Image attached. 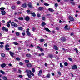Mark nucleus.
<instances>
[{
  "label": "nucleus",
  "instance_id": "41",
  "mask_svg": "<svg viewBox=\"0 0 80 80\" xmlns=\"http://www.w3.org/2000/svg\"><path fill=\"white\" fill-rule=\"evenodd\" d=\"M68 60H70L71 62H72V59L70 58H68Z\"/></svg>",
  "mask_w": 80,
  "mask_h": 80
},
{
  "label": "nucleus",
  "instance_id": "32",
  "mask_svg": "<svg viewBox=\"0 0 80 80\" xmlns=\"http://www.w3.org/2000/svg\"><path fill=\"white\" fill-rule=\"evenodd\" d=\"M12 9V10H15V6H13L11 7Z\"/></svg>",
  "mask_w": 80,
  "mask_h": 80
},
{
  "label": "nucleus",
  "instance_id": "44",
  "mask_svg": "<svg viewBox=\"0 0 80 80\" xmlns=\"http://www.w3.org/2000/svg\"><path fill=\"white\" fill-rule=\"evenodd\" d=\"M21 3V2H20V1H17L16 2V3H17V4H20Z\"/></svg>",
  "mask_w": 80,
  "mask_h": 80
},
{
  "label": "nucleus",
  "instance_id": "56",
  "mask_svg": "<svg viewBox=\"0 0 80 80\" xmlns=\"http://www.w3.org/2000/svg\"><path fill=\"white\" fill-rule=\"evenodd\" d=\"M60 67H63V65H62V63H60Z\"/></svg>",
  "mask_w": 80,
  "mask_h": 80
},
{
  "label": "nucleus",
  "instance_id": "47",
  "mask_svg": "<svg viewBox=\"0 0 80 80\" xmlns=\"http://www.w3.org/2000/svg\"><path fill=\"white\" fill-rule=\"evenodd\" d=\"M18 77H20V78H22V77H23V76L21 75H18Z\"/></svg>",
  "mask_w": 80,
  "mask_h": 80
},
{
  "label": "nucleus",
  "instance_id": "10",
  "mask_svg": "<svg viewBox=\"0 0 80 80\" xmlns=\"http://www.w3.org/2000/svg\"><path fill=\"white\" fill-rule=\"evenodd\" d=\"M64 29V30H70V28H68V25H67L65 26Z\"/></svg>",
  "mask_w": 80,
  "mask_h": 80
},
{
  "label": "nucleus",
  "instance_id": "35",
  "mask_svg": "<svg viewBox=\"0 0 80 80\" xmlns=\"http://www.w3.org/2000/svg\"><path fill=\"white\" fill-rule=\"evenodd\" d=\"M26 33H27V34L28 35V36H30V35H31V34L29 32H27Z\"/></svg>",
  "mask_w": 80,
  "mask_h": 80
},
{
  "label": "nucleus",
  "instance_id": "26",
  "mask_svg": "<svg viewBox=\"0 0 80 80\" xmlns=\"http://www.w3.org/2000/svg\"><path fill=\"white\" fill-rule=\"evenodd\" d=\"M0 72L1 73H2V74H5V73L2 70L0 71Z\"/></svg>",
  "mask_w": 80,
  "mask_h": 80
},
{
  "label": "nucleus",
  "instance_id": "20",
  "mask_svg": "<svg viewBox=\"0 0 80 80\" xmlns=\"http://www.w3.org/2000/svg\"><path fill=\"white\" fill-rule=\"evenodd\" d=\"M46 25H47V24H46V23L44 22H43L42 24V27H43V26Z\"/></svg>",
  "mask_w": 80,
  "mask_h": 80
},
{
  "label": "nucleus",
  "instance_id": "53",
  "mask_svg": "<svg viewBox=\"0 0 80 80\" xmlns=\"http://www.w3.org/2000/svg\"><path fill=\"white\" fill-rule=\"evenodd\" d=\"M10 26V24L9 23H8V25H7V27H9Z\"/></svg>",
  "mask_w": 80,
  "mask_h": 80
},
{
  "label": "nucleus",
  "instance_id": "23",
  "mask_svg": "<svg viewBox=\"0 0 80 80\" xmlns=\"http://www.w3.org/2000/svg\"><path fill=\"white\" fill-rule=\"evenodd\" d=\"M16 35L17 36H19L20 35V33H19V32H16Z\"/></svg>",
  "mask_w": 80,
  "mask_h": 80
},
{
  "label": "nucleus",
  "instance_id": "39",
  "mask_svg": "<svg viewBox=\"0 0 80 80\" xmlns=\"http://www.w3.org/2000/svg\"><path fill=\"white\" fill-rule=\"evenodd\" d=\"M13 43L15 45H18V43H17V42H13Z\"/></svg>",
  "mask_w": 80,
  "mask_h": 80
},
{
  "label": "nucleus",
  "instance_id": "11",
  "mask_svg": "<svg viewBox=\"0 0 80 80\" xmlns=\"http://www.w3.org/2000/svg\"><path fill=\"white\" fill-rule=\"evenodd\" d=\"M30 13L32 15L33 17H35L36 16V15L35 14V12L32 13V12H30Z\"/></svg>",
  "mask_w": 80,
  "mask_h": 80
},
{
  "label": "nucleus",
  "instance_id": "48",
  "mask_svg": "<svg viewBox=\"0 0 80 80\" xmlns=\"http://www.w3.org/2000/svg\"><path fill=\"white\" fill-rule=\"evenodd\" d=\"M35 29H36L35 28H32V30L33 32H34V31H35Z\"/></svg>",
  "mask_w": 80,
  "mask_h": 80
},
{
  "label": "nucleus",
  "instance_id": "28",
  "mask_svg": "<svg viewBox=\"0 0 80 80\" xmlns=\"http://www.w3.org/2000/svg\"><path fill=\"white\" fill-rule=\"evenodd\" d=\"M18 29L19 30H22L23 28L22 27H18Z\"/></svg>",
  "mask_w": 80,
  "mask_h": 80
},
{
  "label": "nucleus",
  "instance_id": "5",
  "mask_svg": "<svg viewBox=\"0 0 80 80\" xmlns=\"http://www.w3.org/2000/svg\"><path fill=\"white\" fill-rule=\"evenodd\" d=\"M72 68L73 69V70H75L76 69H77V65H74L72 66Z\"/></svg>",
  "mask_w": 80,
  "mask_h": 80
},
{
  "label": "nucleus",
  "instance_id": "15",
  "mask_svg": "<svg viewBox=\"0 0 80 80\" xmlns=\"http://www.w3.org/2000/svg\"><path fill=\"white\" fill-rule=\"evenodd\" d=\"M42 70H40L38 73L39 76H41V75H42Z\"/></svg>",
  "mask_w": 80,
  "mask_h": 80
},
{
  "label": "nucleus",
  "instance_id": "42",
  "mask_svg": "<svg viewBox=\"0 0 80 80\" xmlns=\"http://www.w3.org/2000/svg\"><path fill=\"white\" fill-rule=\"evenodd\" d=\"M32 72H33V73H34V72H35V69L34 68L32 69Z\"/></svg>",
  "mask_w": 80,
  "mask_h": 80
},
{
  "label": "nucleus",
  "instance_id": "1",
  "mask_svg": "<svg viewBox=\"0 0 80 80\" xmlns=\"http://www.w3.org/2000/svg\"><path fill=\"white\" fill-rule=\"evenodd\" d=\"M26 71L27 74H30V75H32V76H34V74L33 73V72H32L31 71L27 69L26 70Z\"/></svg>",
  "mask_w": 80,
  "mask_h": 80
},
{
  "label": "nucleus",
  "instance_id": "58",
  "mask_svg": "<svg viewBox=\"0 0 80 80\" xmlns=\"http://www.w3.org/2000/svg\"><path fill=\"white\" fill-rule=\"evenodd\" d=\"M37 48L38 49H40V48H40V46H38L37 47Z\"/></svg>",
  "mask_w": 80,
  "mask_h": 80
},
{
  "label": "nucleus",
  "instance_id": "16",
  "mask_svg": "<svg viewBox=\"0 0 80 80\" xmlns=\"http://www.w3.org/2000/svg\"><path fill=\"white\" fill-rule=\"evenodd\" d=\"M54 49H55L56 50H58V47H57V46L56 45H55L54 46Z\"/></svg>",
  "mask_w": 80,
  "mask_h": 80
},
{
  "label": "nucleus",
  "instance_id": "29",
  "mask_svg": "<svg viewBox=\"0 0 80 80\" xmlns=\"http://www.w3.org/2000/svg\"><path fill=\"white\" fill-rule=\"evenodd\" d=\"M74 50L76 51V52L77 54L78 53V49H77V48L74 49Z\"/></svg>",
  "mask_w": 80,
  "mask_h": 80
},
{
  "label": "nucleus",
  "instance_id": "9",
  "mask_svg": "<svg viewBox=\"0 0 80 80\" xmlns=\"http://www.w3.org/2000/svg\"><path fill=\"white\" fill-rule=\"evenodd\" d=\"M24 19L26 21H29L30 20V18L28 16H26Z\"/></svg>",
  "mask_w": 80,
  "mask_h": 80
},
{
  "label": "nucleus",
  "instance_id": "2",
  "mask_svg": "<svg viewBox=\"0 0 80 80\" xmlns=\"http://www.w3.org/2000/svg\"><path fill=\"white\" fill-rule=\"evenodd\" d=\"M11 26L12 27H15V28H17V27H18V25L16 24V23H15L14 22H12L11 24Z\"/></svg>",
  "mask_w": 80,
  "mask_h": 80
},
{
  "label": "nucleus",
  "instance_id": "31",
  "mask_svg": "<svg viewBox=\"0 0 80 80\" xmlns=\"http://www.w3.org/2000/svg\"><path fill=\"white\" fill-rule=\"evenodd\" d=\"M44 5H45V6H47V7H48V6H49V4H48L47 3H44Z\"/></svg>",
  "mask_w": 80,
  "mask_h": 80
},
{
  "label": "nucleus",
  "instance_id": "17",
  "mask_svg": "<svg viewBox=\"0 0 80 80\" xmlns=\"http://www.w3.org/2000/svg\"><path fill=\"white\" fill-rule=\"evenodd\" d=\"M1 67H2V68H3L5 67L6 66V64L5 63H3L2 64H1Z\"/></svg>",
  "mask_w": 80,
  "mask_h": 80
},
{
  "label": "nucleus",
  "instance_id": "46",
  "mask_svg": "<svg viewBox=\"0 0 80 80\" xmlns=\"http://www.w3.org/2000/svg\"><path fill=\"white\" fill-rule=\"evenodd\" d=\"M0 10H5V8H3V7H2L1 8H0Z\"/></svg>",
  "mask_w": 80,
  "mask_h": 80
},
{
  "label": "nucleus",
  "instance_id": "27",
  "mask_svg": "<svg viewBox=\"0 0 80 80\" xmlns=\"http://www.w3.org/2000/svg\"><path fill=\"white\" fill-rule=\"evenodd\" d=\"M27 76H28V78H32V76H31L30 74H27Z\"/></svg>",
  "mask_w": 80,
  "mask_h": 80
},
{
  "label": "nucleus",
  "instance_id": "63",
  "mask_svg": "<svg viewBox=\"0 0 80 80\" xmlns=\"http://www.w3.org/2000/svg\"><path fill=\"white\" fill-rule=\"evenodd\" d=\"M7 23H11V20H9L8 22H7Z\"/></svg>",
  "mask_w": 80,
  "mask_h": 80
},
{
  "label": "nucleus",
  "instance_id": "60",
  "mask_svg": "<svg viewBox=\"0 0 80 80\" xmlns=\"http://www.w3.org/2000/svg\"><path fill=\"white\" fill-rule=\"evenodd\" d=\"M37 16L38 17H40V14H38Z\"/></svg>",
  "mask_w": 80,
  "mask_h": 80
},
{
  "label": "nucleus",
  "instance_id": "8",
  "mask_svg": "<svg viewBox=\"0 0 80 80\" xmlns=\"http://www.w3.org/2000/svg\"><path fill=\"white\" fill-rule=\"evenodd\" d=\"M9 53L11 56L12 57H13V55L15 54V53L12 52L11 51H9Z\"/></svg>",
  "mask_w": 80,
  "mask_h": 80
},
{
  "label": "nucleus",
  "instance_id": "21",
  "mask_svg": "<svg viewBox=\"0 0 80 80\" xmlns=\"http://www.w3.org/2000/svg\"><path fill=\"white\" fill-rule=\"evenodd\" d=\"M31 55L30 54H26V56L27 57H28L30 58V57H31Z\"/></svg>",
  "mask_w": 80,
  "mask_h": 80
},
{
  "label": "nucleus",
  "instance_id": "25",
  "mask_svg": "<svg viewBox=\"0 0 80 80\" xmlns=\"http://www.w3.org/2000/svg\"><path fill=\"white\" fill-rule=\"evenodd\" d=\"M47 78H50V74H48L46 76Z\"/></svg>",
  "mask_w": 80,
  "mask_h": 80
},
{
  "label": "nucleus",
  "instance_id": "4",
  "mask_svg": "<svg viewBox=\"0 0 80 80\" xmlns=\"http://www.w3.org/2000/svg\"><path fill=\"white\" fill-rule=\"evenodd\" d=\"M69 19L70 21H71V22H73L74 20H75V19L73 18L71 16H69Z\"/></svg>",
  "mask_w": 80,
  "mask_h": 80
},
{
  "label": "nucleus",
  "instance_id": "33",
  "mask_svg": "<svg viewBox=\"0 0 80 80\" xmlns=\"http://www.w3.org/2000/svg\"><path fill=\"white\" fill-rule=\"evenodd\" d=\"M18 19L19 20H23V18H19Z\"/></svg>",
  "mask_w": 80,
  "mask_h": 80
},
{
  "label": "nucleus",
  "instance_id": "36",
  "mask_svg": "<svg viewBox=\"0 0 80 80\" xmlns=\"http://www.w3.org/2000/svg\"><path fill=\"white\" fill-rule=\"evenodd\" d=\"M64 65L65 66H67L68 65V63L67 62H64Z\"/></svg>",
  "mask_w": 80,
  "mask_h": 80
},
{
  "label": "nucleus",
  "instance_id": "64",
  "mask_svg": "<svg viewBox=\"0 0 80 80\" xmlns=\"http://www.w3.org/2000/svg\"><path fill=\"white\" fill-rule=\"evenodd\" d=\"M45 47H47V44L45 43L44 44Z\"/></svg>",
  "mask_w": 80,
  "mask_h": 80
},
{
  "label": "nucleus",
  "instance_id": "3",
  "mask_svg": "<svg viewBox=\"0 0 80 80\" xmlns=\"http://www.w3.org/2000/svg\"><path fill=\"white\" fill-rule=\"evenodd\" d=\"M28 7L29 8H33V6H32V4L31 3H28Z\"/></svg>",
  "mask_w": 80,
  "mask_h": 80
},
{
  "label": "nucleus",
  "instance_id": "34",
  "mask_svg": "<svg viewBox=\"0 0 80 80\" xmlns=\"http://www.w3.org/2000/svg\"><path fill=\"white\" fill-rule=\"evenodd\" d=\"M25 63H29V62H30V61H29V60H25Z\"/></svg>",
  "mask_w": 80,
  "mask_h": 80
},
{
  "label": "nucleus",
  "instance_id": "49",
  "mask_svg": "<svg viewBox=\"0 0 80 80\" xmlns=\"http://www.w3.org/2000/svg\"><path fill=\"white\" fill-rule=\"evenodd\" d=\"M8 47H9V45H5V48H8Z\"/></svg>",
  "mask_w": 80,
  "mask_h": 80
},
{
  "label": "nucleus",
  "instance_id": "55",
  "mask_svg": "<svg viewBox=\"0 0 80 80\" xmlns=\"http://www.w3.org/2000/svg\"><path fill=\"white\" fill-rule=\"evenodd\" d=\"M45 17H43L42 18V20H45Z\"/></svg>",
  "mask_w": 80,
  "mask_h": 80
},
{
  "label": "nucleus",
  "instance_id": "59",
  "mask_svg": "<svg viewBox=\"0 0 80 80\" xmlns=\"http://www.w3.org/2000/svg\"><path fill=\"white\" fill-rule=\"evenodd\" d=\"M0 47L1 48H3V45L1 44L0 46Z\"/></svg>",
  "mask_w": 80,
  "mask_h": 80
},
{
  "label": "nucleus",
  "instance_id": "30",
  "mask_svg": "<svg viewBox=\"0 0 80 80\" xmlns=\"http://www.w3.org/2000/svg\"><path fill=\"white\" fill-rule=\"evenodd\" d=\"M43 9V7H40L39 8V10H42Z\"/></svg>",
  "mask_w": 80,
  "mask_h": 80
},
{
  "label": "nucleus",
  "instance_id": "54",
  "mask_svg": "<svg viewBox=\"0 0 80 80\" xmlns=\"http://www.w3.org/2000/svg\"><path fill=\"white\" fill-rule=\"evenodd\" d=\"M5 49L6 50H10V48H5Z\"/></svg>",
  "mask_w": 80,
  "mask_h": 80
},
{
  "label": "nucleus",
  "instance_id": "40",
  "mask_svg": "<svg viewBox=\"0 0 80 80\" xmlns=\"http://www.w3.org/2000/svg\"><path fill=\"white\" fill-rule=\"evenodd\" d=\"M7 79V78L6 77H3V80H6Z\"/></svg>",
  "mask_w": 80,
  "mask_h": 80
},
{
  "label": "nucleus",
  "instance_id": "45",
  "mask_svg": "<svg viewBox=\"0 0 80 80\" xmlns=\"http://www.w3.org/2000/svg\"><path fill=\"white\" fill-rule=\"evenodd\" d=\"M55 6L56 7H57L58 6V4L57 3H56L55 4Z\"/></svg>",
  "mask_w": 80,
  "mask_h": 80
},
{
  "label": "nucleus",
  "instance_id": "50",
  "mask_svg": "<svg viewBox=\"0 0 80 80\" xmlns=\"http://www.w3.org/2000/svg\"><path fill=\"white\" fill-rule=\"evenodd\" d=\"M53 55H50L49 56V57H50V58H53Z\"/></svg>",
  "mask_w": 80,
  "mask_h": 80
},
{
  "label": "nucleus",
  "instance_id": "57",
  "mask_svg": "<svg viewBox=\"0 0 80 80\" xmlns=\"http://www.w3.org/2000/svg\"><path fill=\"white\" fill-rule=\"evenodd\" d=\"M71 3L72 4V5H74L75 4V3L73 2H71Z\"/></svg>",
  "mask_w": 80,
  "mask_h": 80
},
{
  "label": "nucleus",
  "instance_id": "61",
  "mask_svg": "<svg viewBox=\"0 0 80 80\" xmlns=\"http://www.w3.org/2000/svg\"><path fill=\"white\" fill-rule=\"evenodd\" d=\"M2 22L3 23H5V21L3 20L2 21Z\"/></svg>",
  "mask_w": 80,
  "mask_h": 80
},
{
  "label": "nucleus",
  "instance_id": "19",
  "mask_svg": "<svg viewBox=\"0 0 80 80\" xmlns=\"http://www.w3.org/2000/svg\"><path fill=\"white\" fill-rule=\"evenodd\" d=\"M44 29L46 30V31H47V32H50V30H49L48 28H44Z\"/></svg>",
  "mask_w": 80,
  "mask_h": 80
},
{
  "label": "nucleus",
  "instance_id": "24",
  "mask_svg": "<svg viewBox=\"0 0 80 80\" xmlns=\"http://www.w3.org/2000/svg\"><path fill=\"white\" fill-rule=\"evenodd\" d=\"M30 12V10L29 9L27 10V13H28V14H31Z\"/></svg>",
  "mask_w": 80,
  "mask_h": 80
},
{
  "label": "nucleus",
  "instance_id": "22",
  "mask_svg": "<svg viewBox=\"0 0 80 80\" xmlns=\"http://www.w3.org/2000/svg\"><path fill=\"white\" fill-rule=\"evenodd\" d=\"M1 56L2 57L4 58V57H5V54H4L3 53H2L1 54Z\"/></svg>",
  "mask_w": 80,
  "mask_h": 80
},
{
  "label": "nucleus",
  "instance_id": "43",
  "mask_svg": "<svg viewBox=\"0 0 80 80\" xmlns=\"http://www.w3.org/2000/svg\"><path fill=\"white\" fill-rule=\"evenodd\" d=\"M40 50L41 51V52H43V51H44L43 49L42 48H40Z\"/></svg>",
  "mask_w": 80,
  "mask_h": 80
},
{
  "label": "nucleus",
  "instance_id": "14",
  "mask_svg": "<svg viewBox=\"0 0 80 80\" xmlns=\"http://www.w3.org/2000/svg\"><path fill=\"white\" fill-rule=\"evenodd\" d=\"M22 7L23 8H26L27 7V4L24 3L22 4Z\"/></svg>",
  "mask_w": 80,
  "mask_h": 80
},
{
  "label": "nucleus",
  "instance_id": "18",
  "mask_svg": "<svg viewBox=\"0 0 80 80\" xmlns=\"http://www.w3.org/2000/svg\"><path fill=\"white\" fill-rule=\"evenodd\" d=\"M27 66L28 67H31L32 65L31 63H29L27 64Z\"/></svg>",
  "mask_w": 80,
  "mask_h": 80
},
{
  "label": "nucleus",
  "instance_id": "62",
  "mask_svg": "<svg viewBox=\"0 0 80 80\" xmlns=\"http://www.w3.org/2000/svg\"><path fill=\"white\" fill-rule=\"evenodd\" d=\"M0 44H1V45H3V44H4V43L2 42H0Z\"/></svg>",
  "mask_w": 80,
  "mask_h": 80
},
{
  "label": "nucleus",
  "instance_id": "38",
  "mask_svg": "<svg viewBox=\"0 0 80 80\" xmlns=\"http://www.w3.org/2000/svg\"><path fill=\"white\" fill-rule=\"evenodd\" d=\"M39 40H40V42H44V39H40Z\"/></svg>",
  "mask_w": 80,
  "mask_h": 80
},
{
  "label": "nucleus",
  "instance_id": "12",
  "mask_svg": "<svg viewBox=\"0 0 80 80\" xmlns=\"http://www.w3.org/2000/svg\"><path fill=\"white\" fill-rule=\"evenodd\" d=\"M48 10L51 12H54V10H53V9L52 8H49Z\"/></svg>",
  "mask_w": 80,
  "mask_h": 80
},
{
  "label": "nucleus",
  "instance_id": "6",
  "mask_svg": "<svg viewBox=\"0 0 80 80\" xmlns=\"http://www.w3.org/2000/svg\"><path fill=\"white\" fill-rule=\"evenodd\" d=\"M59 40H60L62 42H65V41H66V38L64 37H62Z\"/></svg>",
  "mask_w": 80,
  "mask_h": 80
},
{
  "label": "nucleus",
  "instance_id": "51",
  "mask_svg": "<svg viewBox=\"0 0 80 80\" xmlns=\"http://www.w3.org/2000/svg\"><path fill=\"white\" fill-rule=\"evenodd\" d=\"M58 75H61V72H58Z\"/></svg>",
  "mask_w": 80,
  "mask_h": 80
},
{
  "label": "nucleus",
  "instance_id": "13",
  "mask_svg": "<svg viewBox=\"0 0 80 80\" xmlns=\"http://www.w3.org/2000/svg\"><path fill=\"white\" fill-rule=\"evenodd\" d=\"M1 12L2 15H4L6 13L5 11H1Z\"/></svg>",
  "mask_w": 80,
  "mask_h": 80
},
{
  "label": "nucleus",
  "instance_id": "52",
  "mask_svg": "<svg viewBox=\"0 0 80 80\" xmlns=\"http://www.w3.org/2000/svg\"><path fill=\"white\" fill-rule=\"evenodd\" d=\"M19 64L20 65H23V64L22 62H20Z\"/></svg>",
  "mask_w": 80,
  "mask_h": 80
},
{
  "label": "nucleus",
  "instance_id": "7",
  "mask_svg": "<svg viewBox=\"0 0 80 80\" xmlns=\"http://www.w3.org/2000/svg\"><path fill=\"white\" fill-rule=\"evenodd\" d=\"M2 29V30L5 31V32H8V29L6 28L5 27H3Z\"/></svg>",
  "mask_w": 80,
  "mask_h": 80
},
{
  "label": "nucleus",
  "instance_id": "37",
  "mask_svg": "<svg viewBox=\"0 0 80 80\" xmlns=\"http://www.w3.org/2000/svg\"><path fill=\"white\" fill-rule=\"evenodd\" d=\"M16 59L18 61H19V60H20V58H16Z\"/></svg>",
  "mask_w": 80,
  "mask_h": 80
}]
</instances>
